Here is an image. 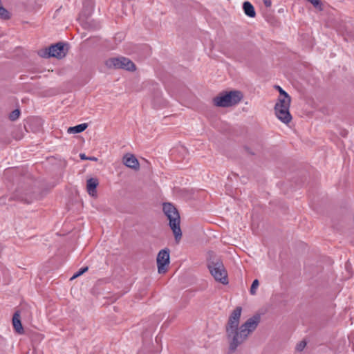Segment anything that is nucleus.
<instances>
[{
    "mask_svg": "<svg viewBox=\"0 0 354 354\" xmlns=\"http://www.w3.org/2000/svg\"><path fill=\"white\" fill-rule=\"evenodd\" d=\"M88 125L86 123H82L75 127H69L67 130V132L70 134L78 133L84 131Z\"/></svg>",
    "mask_w": 354,
    "mask_h": 354,
    "instance_id": "13",
    "label": "nucleus"
},
{
    "mask_svg": "<svg viewBox=\"0 0 354 354\" xmlns=\"http://www.w3.org/2000/svg\"><path fill=\"white\" fill-rule=\"evenodd\" d=\"M243 97V95L240 91H223L213 99V102L216 106L230 107L239 104Z\"/></svg>",
    "mask_w": 354,
    "mask_h": 354,
    "instance_id": "4",
    "label": "nucleus"
},
{
    "mask_svg": "<svg viewBox=\"0 0 354 354\" xmlns=\"http://www.w3.org/2000/svg\"><path fill=\"white\" fill-rule=\"evenodd\" d=\"M119 68L134 71L136 66L129 59L124 57H119Z\"/></svg>",
    "mask_w": 354,
    "mask_h": 354,
    "instance_id": "10",
    "label": "nucleus"
},
{
    "mask_svg": "<svg viewBox=\"0 0 354 354\" xmlns=\"http://www.w3.org/2000/svg\"><path fill=\"white\" fill-rule=\"evenodd\" d=\"M99 185V181L97 178H91L86 181V190L88 194L92 197L97 196L96 188Z\"/></svg>",
    "mask_w": 354,
    "mask_h": 354,
    "instance_id": "9",
    "label": "nucleus"
},
{
    "mask_svg": "<svg viewBox=\"0 0 354 354\" xmlns=\"http://www.w3.org/2000/svg\"><path fill=\"white\" fill-rule=\"evenodd\" d=\"M124 164L131 169L134 170H138L140 168V164L136 156L131 153H127L123 157Z\"/></svg>",
    "mask_w": 354,
    "mask_h": 354,
    "instance_id": "8",
    "label": "nucleus"
},
{
    "mask_svg": "<svg viewBox=\"0 0 354 354\" xmlns=\"http://www.w3.org/2000/svg\"><path fill=\"white\" fill-rule=\"evenodd\" d=\"M241 313L242 308L237 306L230 315L225 325L226 336L231 351H235L239 346L246 341L260 322V317L254 315L240 326Z\"/></svg>",
    "mask_w": 354,
    "mask_h": 354,
    "instance_id": "1",
    "label": "nucleus"
},
{
    "mask_svg": "<svg viewBox=\"0 0 354 354\" xmlns=\"http://www.w3.org/2000/svg\"><path fill=\"white\" fill-rule=\"evenodd\" d=\"M88 270V267H84L80 268L76 273L73 274V276L71 278V280H73L80 276H81L82 274L86 272Z\"/></svg>",
    "mask_w": 354,
    "mask_h": 354,
    "instance_id": "17",
    "label": "nucleus"
},
{
    "mask_svg": "<svg viewBox=\"0 0 354 354\" xmlns=\"http://www.w3.org/2000/svg\"><path fill=\"white\" fill-rule=\"evenodd\" d=\"M12 324L16 332H17L19 334H21L24 333V329L20 321V315L17 312L15 313L13 318H12Z\"/></svg>",
    "mask_w": 354,
    "mask_h": 354,
    "instance_id": "11",
    "label": "nucleus"
},
{
    "mask_svg": "<svg viewBox=\"0 0 354 354\" xmlns=\"http://www.w3.org/2000/svg\"><path fill=\"white\" fill-rule=\"evenodd\" d=\"M80 157L82 160H90L92 161H97V158L95 157H87L84 153H80Z\"/></svg>",
    "mask_w": 354,
    "mask_h": 354,
    "instance_id": "20",
    "label": "nucleus"
},
{
    "mask_svg": "<svg viewBox=\"0 0 354 354\" xmlns=\"http://www.w3.org/2000/svg\"><path fill=\"white\" fill-rule=\"evenodd\" d=\"M163 212L169 221V226L177 242L181 239L182 232L180 227V215L176 208L170 203L163 204Z\"/></svg>",
    "mask_w": 354,
    "mask_h": 354,
    "instance_id": "3",
    "label": "nucleus"
},
{
    "mask_svg": "<svg viewBox=\"0 0 354 354\" xmlns=\"http://www.w3.org/2000/svg\"><path fill=\"white\" fill-rule=\"evenodd\" d=\"M275 88L279 92V96L277 100L285 99V96L287 97L288 99H291L290 95L279 86H275Z\"/></svg>",
    "mask_w": 354,
    "mask_h": 354,
    "instance_id": "15",
    "label": "nucleus"
},
{
    "mask_svg": "<svg viewBox=\"0 0 354 354\" xmlns=\"http://www.w3.org/2000/svg\"><path fill=\"white\" fill-rule=\"evenodd\" d=\"M20 115V112L18 109L14 110L10 115V119L11 120H17Z\"/></svg>",
    "mask_w": 354,
    "mask_h": 354,
    "instance_id": "18",
    "label": "nucleus"
},
{
    "mask_svg": "<svg viewBox=\"0 0 354 354\" xmlns=\"http://www.w3.org/2000/svg\"><path fill=\"white\" fill-rule=\"evenodd\" d=\"M259 286V282L258 279H254L252 283L250 292L252 295H254L257 293V290L258 289Z\"/></svg>",
    "mask_w": 354,
    "mask_h": 354,
    "instance_id": "16",
    "label": "nucleus"
},
{
    "mask_svg": "<svg viewBox=\"0 0 354 354\" xmlns=\"http://www.w3.org/2000/svg\"><path fill=\"white\" fill-rule=\"evenodd\" d=\"M306 342L305 341H301L300 342H299L297 346H296V349L298 351H301L304 350V348L306 347Z\"/></svg>",
    "mask_w": 354,
    "mask_h": 354,
    "instance_id": "19",
    "label": "nucleus"
},
{
    "mask_svg": "<svg viewBox=\"0 0 354 354\" xmlns=\"http://www.w3.org/2000/svg\"><path fill=\"white\" fill-rule=\"evenodd\" d=\"M207 268L214 279L222 284H227V272L225 270L223 261L220 258L209 253L207 259Z\"/></svg>",
    "mask_w": 354,
    "mask_h": 354,
    "instance_id": "2",
    "label": "nucleus"
},
{
    "mask_svg": "<svg viewBox=\"0 0 354 354\" xmlns=\"http://www.w3.org/2000/svg\"><path fill=\"white\" fill-rule=\"evenodd\" d=\"M291 99L277 100L274 106V113L276 117L283 124H288L292 120V115L290 113V105Z\"/></svg>",
    "mask_w": 354,
    "mask_h": 354,
    "instance_id": "5",
    "label": "nucleus"
},
{
    "mask_svg": "<svg viewBox=\"0 0 354 354\" xmlns=\"http://www.w3.org/2000/svg\"><path fill=\"white\" fill-rule=\"evenodd\" d=\"M84 26L85 27V28H88V29H90V28H96L95 26H91V25L90 24V22H89V21H86V22L84 24Z\"/></svg>",
    "mask_w": 354,
    "mask_h": 354,
    "instance_id": "21",
    "label": "nucleus"
},
{
    "mask_svg": "<svg viewBox=\"0 0 354 354\" xmlns=\"http://www.w3.org/2000/svg\"><path fill=\"white\" fill-rule=\"evenodd\" d=\"M243 9L244 11V13L252 18L255 17L256 16V12L254 10V6L252 5L251 3L249 1H245L243 4Z\"/></svg>",
    "mask_w": 354,
    "mask_h": 354,
    "instance_id": "12",
    "label": "nucleus"
},
{
    "mask_svg": "<svg viewBox=\"0 0 354 354\" xmlns=\"http://www.w3.org/2000/svg\"><path fill=\"white\" fill-rule=\"evenodd\" d=\"M42 57H54L59 59L63 58L66 55L64 45L61 43H58L55 45L51 46L48 50H46L42 54H40Z\"/></svg>",
    "mask_w": 354,
    "mask_h": 354,
    "instance_id": "7",
    "label": "nucleus"
},
{
    "mask_svg": "<svg viewBox=\"0 0 354 354\" xmlns=\"http://www.w3.org/2000/svg\"><path fill=\"white\" fill-rule=\"evenodd\" d=\"M104 64L108 68H119V57L107 59Z\"/></svg>",
    "mask_w": 354,
    "mask_h": 354,
    "instance_id": "14",
    "label": "nucleus"
},
{
    "mask_svg": "<svg viewBox=\"0 0 354 354\" xmlns=\"http://www.w3.org/2000/svg\"><path fill=\"white\" fill-rule=\"evenodd\" d=\"M156 262L158 272L160 274L165 273L169 264V250H161L157 255Z\"/></svg>",
    "mask_w": 354,
    "mask_h": 354,
    "instance_id": "6",
    "label": "nucleus"
},
{
    "mask_svg": "<svg viewBox=\"0 0 354 354\" xmlns=\"http://www.w3.org/2000/svg\"><path fill=\"white\" fill-rule=\"evenodd\" d=\"M264 5L267 8H270L272 6V1L271 0H263Z\"/></svg>",
    "mask_w": 354,
    "mask_h": 354,
    "instance_id": "22",
    "label": "nucleus"
},
{
    "mask_svg": "<svg viewBox=\"0 0 354 354\" xmlns=\"http://www.w3.org/2000/svg\"><path fill=\"white\" fill-rule=\"evenodd\" d=\"M93 5V0H88V5H87L88 12H90L92 10Z\"/></svg>",
    "mask_w": 354,
    "mask_h": 354,
    "instance_id": "23",
    "label": "nucleus"
}]
</instances>
